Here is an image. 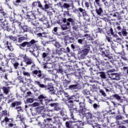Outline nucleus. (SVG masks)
<instances>
[{"mask_svg":"<svg viewBox=\"0 0 128 128\" xmlns=\"http://www.w3.org/2000/svg\"><path fill=\"white\" fill-rule=\"evenodd\" d=\"M67 102V106H68V108L69 110V114L70 116H71V118L74 120V114H78L80 116H82V114L84 115V114L85 112H88V108H86V99L83 98V102H80V100H74V102H78L80 109H78L77 108H74V100H72V98H68Z\"/></svg>","mask_w":128,"mask_h":128,"instance_id":"nucleus-1","label":"nucleus"},{"mask_svg":"<svg viewBox=\"0 0 128 128\" xmlns=\"http://www.w3.org/2000/svg\"><path fill=\"white\" fill-rule=\"evenodd\" d=\"M36 42H38V40L32 39L30 42H24L18 46L20 50H24V48L26 46L28 48L29 52L35 58H38L40 55L39 50L40 48V46Z\"/></svg>","mask_w":128,"mask_h":128,"instance_id":"nucleus-2","label":"nucleus"},{"mask_svg":"<svg viewBox=\"0 0 128 128\" xmlns=\"http://www.w3.org/2000/svg\"><path fill=\"white\" fill-rule=\"evenodd\" d=\"M37 102H39L40 104L43 106L42 110L44 112V106L49 104H50V102H52V100L48 99V97L44 94H40L37 98Z\"/></svg>","mask_w":128,"mask_h":128,"instance_id":"nucleus-3","label":"nucleus"},{"mask_svg":"<svg viewBox=\"0 0 128 128\" xmlns=\"http://www.w3.org/2000/svg\"><path fill=\"white\" fill-rule=\"evenodd\" d=\"M32 74L34 78H40V80L44 79V82H46L48 80H50L48 78H46V76L42 74V70H34L32 71Z\"/></svg>","mask_w":128,"mask_h":128,"instance_id":"nucleus-4","label":"nucleus"},{"mask_svg":"<svg viewBox=\"0 0 128 128\" xmlns=\"http://www.w3.org/2000/svg\"><path fill=\"white\" fill-rule=\"evenodd\" d=\"M114 72H116V69L110 70L107 72L109 78L114 80H120V74L118 73H112Z\"/></svg>","mask_w":128,"mask_h":128,"instance_id":"nucleus-5","label":"nucleus"},{"mask_svg":"<svg viewBox=\"0 0 128 128\" xmlns=\"http://www.w3.org/2000/svg\"><path fill=\"white\" fill-rule=\"evenodd\" d=\"M84 114L85 118H86L87 120V124H92V123L94 122L96 116H94L92 115V112H86L84 113L83 116Z\"/></svg>","mask_w":128,"mask_h":128,"instance_id":"nucleus-6","label":"nucleus"},{"mask_svg":"<svg viewBox=\"0 0 128 128\" xmlns=\"http://www.w3.org/2000/svg\"><path fill=\"white\" fill-rule=\"evenodd\" d=\"M34 84L38 86L40 88H46V90H49L50 91L54 90V86H52V84H48V86H46L44 84H42L40 81L36 80L34 81Z\"/></svg>","mask_w":128,"mask_h":128,"instance_id":"nucleus-7","label":"nucleus"},{"mask_svg":"<svg viewBox=\"0 0 128 128\" xmlns=\"http://www.w3.org/2000/svg\"><path fill=\"white\" fill-rule=\"evenodd\" d=\"M100 50H102L101 52V55L102 58H104V60H112V56H111L110 55V53H108V51H106L105 50L104 51L102 50V48H101Z\"/></svg>","mask_w":128,"mask_h":128,"instance_id":"nucleus-8","label":"nucleus"},{"mask_svg":"<svg viewBox=\"0 0 128 128\" xmlns=\"http://www.w3.org/2000/svg\"><path fill=\"white\" fill-rule=\"evenodd\" d=\"M14 4L16 6H20L23 8H25L26 10L28 8V5L26 1L16 0L14 2Z\"/></svg>","mask_w":128,"mask_h":128,"instance_id":"nucleus-9","label":"nucleus"},{"mask_svg":"<svg viewBox=\"0 0 128 128\" xmlns=\"http://www.w3.org/2000/svg\"><path fill=\"white\" fill-rule=\"evenodd\" d=\"M25 20H28V22H32V20H36V15L33 13H30L29 14H27L24 16Z\"/></svg>","mask_w":128,"mask_h":128,"instance_id":"nucleus-10","label":"nucleus"},{"mask_svg":"<svg viewBox=\"0 0 128 128\" xmlns=\"http://www.w3.org/2000/svg\"><path fill=\"white\" fill-rule=\"evenodd\" d=\"M90 45H86L84 46V49L80 51L82 54L81 56L84 57L86 56H87V54H88V52H90Z\"/></svg>","mask_w":128,"mask_h":128,"instance_id":"nucleus-11","label":"nucleus"},{"mask_svg":"<svg viewBox=\"0 0 128 128\" xmlns=\"http://www.w3.org/2000/svg\"><path fill=\"white\" fill-rule=\"evenodd\" d=\"M96 118L98 122H104V114L102 112H96L95 114Z\"/></svg>","mask_w":128,"mask_h":128,"instance_id":"nucleus-12","label":"nucleus"},{"mask_svg":"<svg viewBox=\"0 0 128 128\" xmlns=\"http://www.w3.org/2000/svg\"><path fill=\"white\" fill-rule=\"evenodd\" d=\"M23 60L24 62H26L27 66H30V64H34V62H32V60L28 58V56H26V55H25L23 57Z\"/></svg>","mask_w":128,"mask_h":128,"instance_id":"nucleus-13","label":"nucleus"},{"mask_svg":"<svg viewBox=\"0 0 128 128\" xmlns=\"http://www.w3.org/2000/svg\"><path fill=\"white\" fill-rule=\"evenodd\" d=\"M119 36L120 38H122V36H128V32H126V29L122 28L121 32H118Z\"/></svg>","mask_w":128,"mask_h":128,"instance_id":"nucleus-14","label":"nucleus"},{"mask_svg":"<svg viewBox=\"0 0 128 128\" xmlns=\"http://www.w3.org/2000/svg\"><path fill=\"white\" fill-rule=\"evenodd\" d=\"M52 42L54 46H56V48H62V45L60 44L58 42V41H56V40H52Z\"/></svg>","mask_w":128,"mask_h":128,"instance_id":"nucleus-15","label":"nucleus"},{"mask_svg":"<svg viewBox=\"0 0 128 128\" xmlns=\"http://www.w3.org/2000/svg\"><path fill=\"white\" fill-rule=\"evenodd\" d=\"M0 24L1 28L6 30V29H4V28L6 27V26L8 24V20H4V22L0 21Z\"/></svg>","mask_w":128,"mask_h":128,"instance_id":"nucleus-16","label":"nucleus"},{"mask_svg":"<svg viewBox=\"0 0 128 128\" xmlns=\"http://www.w3.org/2000/svg\"><path fill=\"white\" fill-rule=\"evenodd\" d=\"M6 46H7V48H8L10 52H12L14 50V48H12V43H8V41H6Z\"/></svg>","mask_w":128,"mask_h":128,"instance_id":"nucleus-17","label":"nucleus"},{"mask_svg":"<svg viewBox=\"0 0 128 128\" xmlns=\"http://www.w3.org/2000/svg\"><path fill=\"white\" fill-rule=\"evenodd\" d=\"M120 104H123V106H128V98H126L124 100L121 99L120 100Z\"/></svg>","mask_w":128,"mask_h":128,"instance_id":"nucleus-18","label":"nucleus"},{"mask_svg":"<svg viewBox=\"0 0 128 128\" xmlns=\"http://www.w3.org/2000/svg\"><path fill=\"white\" fill-rule=\"evenodd\" d=\"M78 86V84H72V85L69 86L68 88V90H77Z\"/></svg>","mask_w":128,"mask_h":128,"instance_id":"nucleus-19","label":"nucleus"},{"mask_svg":"<svg viewBox=\"0 0 128 128\" xmlns=\"http://www.w3.org/2000/svg\"><path fill=\"white\" fill-rule=\"evenodd\" d=\"M40 20H41V22H43L44 24H48V26H50V24H48L49 22L48 20V18H41V19H40Z\"/></svg>","mask_w":128,"mask_h":128,"instance_id":"nucleus-20","label":"nucleus"},{"mask_svg":"<svg viewBox=\"0 0 128 128\" xmlns=\"http://www.w3.org/2000/svg\"><path fill=\"white\" fill-rule=\"evenodd\" d=\"M6 30L7 32H12L13 34H16V27H12V28H9L8 27H7Z\"/></svg>","mask_w":128,"mask_h":128,"instance_id":"nucleus-21","label":"nucleus"},{"mask_svg":"<svg viewBox=\"0 0 128 128\" xmlns=\"http://www.w3.org/2000/svg\"><path fill=\"white\" fill-rule=\"evenodd\" d=\"M102 8L100 7L98 9L96 8V12L98 16H102Z\"/></svg>","mask_w":128,"mask_h":128,"instance_id":"nucleus-22","label":"nucleus"},{"mask_svg":"<svg viewBox=\"0 0 128 128\" xmlns=\"http://www.w3.org/2000/svg\"><path fill=\"white\" fill-rule=\"evenodd\" d=\"M7 38H9L11 40H13V42H16L18 40V38L16 36H7Z\"/></svg>","mask_w":128,"mask_h":128,"instance_id":"nucleus-23","label":"nucleus"},{"mask_svg":"<svg viewBox=\"0 0 128 128\" xmlns=\"http://www.w3.org/2000/svg\"><path fill=\"white\" fill-rule=\"evenodd\" d=\"M96 32V34H104V29L100 28H98L96 30H95Z\"/></svg>","mask_w":128,"mask_h":128,"instance_id":"nucleus-24","label":"nucleus"},{"mask_svg":"<svg viewBox=\"0 0 128 128\" xmlns=\"http://www.w3.org/2000/svg\"><path fill=\"white\" fill-rule=\"evenodd\" d=\"M67 22L66 24V26H70V22H74V19L72 18H68L67 19Z\"/></svg>","mask_w":128,"mask_h":128,"instance_id":"nucleus-25","label":"nucleus"},{"mask_svg":"<svg viewBox=\"0 0 128 128\" xmlns=\"http://www.w3.org/2000/svg\"><path fill=\"white\" fill-rule=\"evenodd\" d=\"M10 86H8V87L4 86L2 88L4 93L6 94H8V90H10Z\"/></svg>","mask_w":128,"mask_h":128,"instance_id":"nucleus-26","label":"nucleus"},{"mask_svg":"<svg viewBox=\"0 0 128 128\" xmlns=\"http://www.w3.org/2000/svg\"><path fill=\"white\" fill-rule=\"evenodd\" d=\"M17 118H20V122H22L24 124L26 125V122H24V118L22 116L21 114L18 115Z\"/></svg>","mask_w":128,"mask_h":128,"instance_id":"nucleus-27","label":"nucleus"},{"mask_svg":"<svg viewBox=\"0 0 128 128\" xmlns=\"http://www.w3.org/2000/svg\"><path fill=\"white\" fill-rule=\"evenodd\" d=\"M112 98H115V100H122V98L118 94L112 95Z\"/></svg>","mask_w":128,"mask_h":128,"instance_id":"nucleus-28","label":"nucleus"},{"mask_svg":"<svg viewBox=\"0 0 128 128\" xmlns=\"http://www.w3.org/2000/svg\"><path fill=\"white\" fill-rule=\"evenodd\" d=\"M70 84V80H67L66 79L64 80V86L65 88H68Z\"/></svg>","mask_w":128,"mask_h":128,"instance_id":"nucleus-29","label":"nucleus"},{"mask_svg":"<svg viewBox=\"0 0 128 128\" xmlns=\"http://www.w3.org/2000/svg\"><path fill=\"white\" fill-rule=\"evenodd\" d=\"M74 122H78L79 123V126H84V122H82L80 120H77L76 119L74 118Z\"/></svg>","mask_w":128,"mask_h":128,"instance_id":"nucleus-30","label":"nucleus"},{"mask_svg":"<svg viewBox=\"0 0 128 128\" xmlns=\"http://www.w3.org/2000/svg\"><path fill=\"white\" fill-rule=\"evenodd\" d=\"M78 10L79 12H80L82 13V14L84 16H86V11L85 10L82 9V8H78Z\"/></svg>","mask_w":128,"mask_h":128,"instance_id":"nucleus-31","label":"nucleus"},{"mask_svg":"<svg viewBox=\"0 0 128 128\" xmlns=\"http://www.w3.org/2000/svg\"><path fill=\"white\" fill-rule=\"evenodd\" d=\"M0 72H6V68H4V63L2 62V66H0Z\"/></svg>","mask_w":128,"mask_h":128,"instance_id":"nucleus-32","label":"nucleus"},{"mask_svg":"<svg viewBox=\"0 0 128 128\" xmlns=\"http://www.w3.org/2000/svg\"><path fill=\"white\" fill-rule=\"evenodd\" d=\"M82 94L84 96H88V94H90V90H88V89H85L82 90Z\"/></svg>","mask_w":128,"mask_h":128,"instance_id":"nucleus-33","label":"nucleus"},{"mask_svg":"<svg viewBox=\"0 0 128 128\" xmlns=\"http://www.w3.org/2000/svg\"><path fill=\"white\" fill-rule=\"evenodd\" d=\"M116 120H122L124 118V117L122 116V115H117L116 116Z\"/></svg>","mask_w":128,"mask_h":128,"instance_id":"nucleus-34","label":"nucleus"},{"mask_svg":"<svg viewBox=\"0 0 128 128\" xmlns=\"http://www.w3.org/2000/svg\"><path fill=\"white\" fill-rule=\"evenodd\" d=\"M4 122H10V119H8V117H5L4 120L1 121V124L2 126H4Z\"/></svg>","mask_w":128,"mask_h":128,"instance_id":"nucleus-35","label":"nucleus"},{"mask_svg":"<svg viewBox=\"0 0 128 128\" xmlns=\"http://www.w3.org/2000/svg\"><path fill=\"white\" fill-rule=\"evenodd\" d=\"M44 122L46 124H50V122H52V118H47L44 120Z\"/></svg>","mask_w":128,"mask_h":128,"instance_id":"nucleus-36","label":"nucleus"},{"mask_svg":"<svg viewBox=\"0 0 128 128\" xmlns=\"http://www.w3.org/2000/svg\"><path fill=\"white\" fill-rule=\"evenodd\" d=\"M42 30V28L40 27H36L35 30H34V32L37 34L38 32H40V30Z\"/></svg>","mask_w":128,"mask_h":128,"instance_id":"nucleus-37","label":"nucleus"},{"mask_svg":"<svg viewBox=\"0 0 128 128\" xmlns=\"http://www.w3.org/2000/svg\"><path fill=\"white\" fill-rule=\"evenodd\" d=\"M63 16L64 18H66V16H71L72 14H70V11L68 10L64 11Z\"/></svg>","mask_w":128,"mask_h":128,"instance_id":"nucleus-38","label":"nucleus"},{"mask_svg":"<svg viewBox=\"0 0 128 128\" xmlns=\"http://www.w3.org/2000/svg\"><path fill=\"white\" fill-rule=\"evenodd\" d=\"M26 102L27 104H32L34 102V99L32 98H28L26 100Z\"/></svg>","mask_w":128,"mask_h":128,"instance_id":"nucleus-39","label":"nucleus"},{"mask_svg":"<svg viewBox=\"0 0 128 128\" xmlns=\"http://www.w3.org/2000/svg\"><path fill=\"white\" fill-rule=\"evenodd\" d=\"M18 79L20 80V82L22 84H24V78L22 76H18Z\"/></svg>","mask_w":128,"mask_h":128,"instance_id":"nucleus-40","label":"nucleus"},{"mask_svg":"<svg viewBox=\"0 0 128 128\" xmlns=\"http://www.w3.org/2000/svg\"><path fill=\"white\" fill-rule=\"evenodd\" d=\"M58 27H54V29L52 30V34H54L58 35Z\"/></svg>","mask_w":128,"mask_h":128,"instance_id":"nucleus-41","label":"nucleus"},{"mask_svg":"<svg viewBox=\"0 0 128 128\" xmlns=\"http://www.w3.org/2000/svg\"><path fill=\"white\" fill-rule=\"evenodd\" d=\"M72 28L74 30L73 32H78V26L74 25L72 27Z\"/></svg>","mask_w":128,"mask_h":128,"instance_id":"nucleus-42","label":"nucleus"},{"mask_svg":"<svg viewBox=\"0 0 128 128\" xmlns=\"http://www.w3.org/2000/svg\"><path fill=\"white\" fill-rule=\"evenodd\" d=\"M23 75L24 76H28V78H30V72H26V71H24L23 72Z\"/></svg>","mask_w":128,"mask_h":128,"instance_id":"nucleus-43","label":"nucleus"},{"mask_svg":"<svg viewBox=\"0 0 128 128\" xmlns=\"http://www.w3.org/2000/svg\"><path fill=\"white\" fill-rule=\"evenodd\" d=\"M63 8H68V10L69 8H70V5L67 3H64L63 5Z\"/></svg>","mask_w":128,"mask_h":128,"instance_id":"nucleus-44","label":"nucleus"},{"mask_svg":"<svg viewBox=\"0 0 128 128\" xmlns=\"http://www.w3.org/2000/svg\"><path fill=\"white\" fill-rule=\"evenodd\" d=\"M98 74H100V76L102 78L104 79L106 78V74H104V72H98Z\"/></svg>","mask_w":128,"mask_h":128,"instance_id":"nucleus-45","label":"nucleus"},{"mask_svg":"<svg viewBox=\"0 0 128 128\" xmlns=\"http://www.w3.org/2000/svg\"><path fill=\"white\" fill-rule=\"evenodd\" d=\"M126 107L124 106H122V110H123V112H124V116H126V118L128 119V114H126Z\"/></svg>","mask_w":128,"mask_h":128,"instance_id":"nucleus-46","label":"nucleus"},{"mask_svg":"<svg viewBox=\"0 0 128 128\" xmlns=\"http://www.w3.org/2000/svg\"><path fill=\"white\" fill-rule=\"evenodd\" d=\"M16 110H17L18 112H22V106H16Z\"/></svg>","mask_w":128,"mask_h":128,"instance_id":"nucleus-47","label":"nucleus"},{"mask_svg":"<svg viewBox=\"0 0 128 128\" xmlns=\"http://www.w3.org/2000/svg\"><path fill=\"white\" fill-rule=\"evenodd\" d=\"M66 128H72V124H70V122L67 121L66 122Z\"/></svg>","mask_w":128,"mask_h":128,"instance_id":"nucleus-48","label":"nucleus"},{"mask_svg":"<svg viewBox=\"0 0 128 128\" xmlns=\"http://www.w3.org/2000/svg\"><path fill=\"white\" fill-rule=\"evenodd\" d=\"M0 14H1L3 16H6V13L4 12V9H0Z\"/></svg>","mask_w":128,"mask_h":128,"instance_id":"nucleus-49","label":"nucleus"},{"mask_svg":"<svg viewBox=\"0 0 128 128\" xmlns=\"http://www.w3.org/2000/svg\"><path fill=\"white\" fill-rule=\"evenodd\" d=\"M24 40H26V38L24 37H20L18 38V42H22V41Z\"/></svg>","mask_w":128,"mask_h":128,"instance_id":"nucleus-50","label":"nucleus"},{"mask_svg":"<svg viewBox=\"0 0 128 128\" xmlns=\"http://www.w3.org/2000/svg\"><path fill=\"white\" fill-rule=\"evenodd\" d=\"M84 38L83 39H78V42L80 44H84Z\"/></svg>","mask_w":128,"mask_h":128,"instance_id":"nucleus-51","label":"nucleus"},{"mask_svg":"<svg viewBox=\"0 0 128 128\" xmlns=\"http://www.w3.org/2000/svg\"><path fill=\"white\" fill-rule=\"evenodd\" d=\"M115 30H118V32H116L117 34L118 32H122V28L120 26H118Z\"/></svg>","mask_w":128,"mask_h":128,"instance_id":"nucleus-52","label":"nucleus"},{"mask_svg":"<svg viewBox=\"0 0 128 128\" xmlns=\"http://www.w3.org/2000/svg\"><path fill=\"white\" fill-rule=\"evenodd\" d=\"M58 103H51V104H48V106H51L52 108L53 106H58Z\"/></svg>","mask_w":128,"mask_h":128,"instance_id":"nucleus-53","label":"nucleus"},{"mask_svg":"<svg viewBox=\"0 0 128 128\" xmlns=\"http://www.w3.org/2000/svg\"><path fill=\"white\" fill-rule=\"evenodd\" d=\"M100 94H102L103 96H104V97L106 96V94L104 91V90H100Z\"/></svg>","mask_w":128,"mask_h":128,"instance_id":"nucleus-54","label":"nucleus"},{"mask_svg":"<svg viewBox=\"0 0 128 128\" xmlns=\"http://www.w3.org/2000/svg\"><path fill=\"white\" fill-rule=\"evenodd\" d=\"M40 104V102H34V104H32V106H33V108H35L36 106H38Z\"/></svg>","mask_w":128,"mask_h":128,"instance_id":"nucleus-55","label":"nucleus"},{"mask_svg":"<svg viewBox=\"0 0 128 128\" xmlns=\"http://www.w3.org/2000/svg\"><path fill=\"white\" fill-rule=\"evenodd\" d=\"M48 56V53H46L44 52L42 54V56L43 58H46Z\"/></svg>","mask_w":128,"mask_h":128,"instance_id":"nucleus-56","label":"nucleus"},{"mask_svg":"<svg viewBox=\"0 0 128 128\" xmlns=\"http://www.w3.org/2000/svg\"><path fill=\"white\" fill-rule=\"evenodd\" d=\"M114 30L111 28L108 31V34H111L112 36V34H114Z\"/></svg>","mask_w":128,"mask_h":128,"instance_id":"nucleus-57","label":"nucleus"},{"mask_svg":"<svg viewBox=\"0 0 128 128\" xmlns=\"http://www.w3.org/2000/svg\"><path fill=\"white\" fill-rule=\"evenodd\" d=\"M98 62V66H104V62L100 60Z\"/></svg>","mask_w":128,"mask_h":128,"instance_id":"nucleus-58","label":"nucleus"},{"mask_svg":"<svg viewBox=\"0 0 128 128\" xmlns=\"http://www.w3.org/2000/svg\"><path fill=\"white\" fill-rule=\"evenodd\" d=\"M103 2H104L106 6H110V2H108V1L103 0Z\"/></svg>","mask_w":128,"mask_h":128,"instance_id":"nucleus-59","label":"nucleus"},{"mask_svg":"<svg viewBox=\"0 0 128 128\" xmlns=\"http://www.w3.org/2000/svg\"><path fill=\"white\" fill-rule=\"evenodd\" d=\"M38 2H33L32 4V6L33 8H36V6H38Z\"/></svg>","mask_w":128,"mask_h":128,"instance_id":"nucleus-60","label":"nucleus"},{"mask_svg":"<svg viewBox=\"0 0 128 128\" xmlns=\"http://www.w3.org/2000/svg\"><path fill=\"white\" fill-rule=\"evenodd\" d=\"M112 36H113L114 38H117L116 39V40H120V38H118V34H114H114H112Z\"/></svg>","mask_w":128,"mask_h":128,"instance_id":"nucleus-61","label":"nucleus"},{"mask_svg":"<svg viewBox=\"0 0 128 128\" xmlns=\"http://www.w3.org/2000/svg\"><path fill=\"white\" fill-rule=\"evenodd\" d=\"M22 28L24 32H28V26H24L23 27L22 26V28Z\"/></svg>","mask_w":128,"mask_h":128,"instance_id":"nucleus-62","label":"nucleus"},{"mask_svg":"<svg viewBox=\"0 0 128 128\" xmlns=\"http://www.w3.org/2000/svg\"><path fill=\"white\" fill-rule=\"evenodd\" d=\"M2 116H8V110H2Z\"/></svg>","mask_w":128,"mask_h":128,"instance_id":"nucleus-63","label":"nucleus"},{"mask_svg":"<svg viewBox=\"0 0 128 128\" xmlns=\"http://www.w3.org/2000/svg\"><path fill=\"white\" fill-rule=\"evenodd\" d=\"M18 66H20V64H18V62H16L15 63H14V68L16 69L18 68Z\"/></svg>","mask_w":128,"mask_h":128,"instance_id":"nucleus-64","label":"nucleus"}]
</instances>
